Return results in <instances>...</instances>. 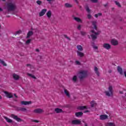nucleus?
Wrapping results in <instances>:
<instances>
[{
  "label": "nucleus",
  "instance_id": "f3484780",
  "mask_svg": "<svg viewBox=\"0 0 126 126\" xmlns=\"http://www.w3.org/2000/svg\"><path fill=\"white\" fill-rule=\"evenodd\" d=\"M77 49L79 52H82L83 51V47L81 45H77Z\"/></svg>",
  "mask_w": 126,
  "mask_h": 126
},
{
  "label": "nucleus",
  "instance_id": "4d7b16f0",
  "mask_svg": "<svg viewBox=\"0 0 126 126\" xmlns=\"http://www.w3.org/2000/svg\"><path fill=\"white\" fill-rule=\"evenodd\" d=\"M0 99H2L1 96L0 95Z\"/></svg>",
  "mask_w": 126,
  "mask_h": 126
},
{
  "label": "nucleus",
  "instance_id": "39448f33",
  "mask_svg": "<svg viewBox=\"0 0 126 126\" xmlns=\"http://www.w3.org/2000/svg\"><path fill=\"white\" fill-rule=\"evenodd\" d=\"M34 113H35L36 114H41V113H43L44 112V111L43 110V109H41V108H37L35 109L33 111Z\"/></svg>",
  "mask_w": 126,
  "mask_h": 126
},
{
  "label": "nucleus",
  "instance_id": "e433bc0d",
  "mask_svg": "<svg viewBox=\"0 0 126 126\" xmlns=\"http://www.w3.org/2000/svg\"><path fill=\"white\" fill-rule=\"evenodd\" d=\"M115 3H116V5L118 6L119 7H121V4H120V3L119 2L116 1Z\"/></svg>",
  "mask_w": 126,
  "mask_h": 126
},
{
  "label": "nucleus",
  "instance_id": "5701e85b",
  "mask_svg": "<svg viewBox=\"0 0 126 126\" xmlns=\"http://www.w3.org/2000/svg\"><path fill=\"white\" fill-rule=\"evenodd\" d=\"M4 119H5L7 123H12V120L6 117H4Z\"/></svg>",
  "mask_w": 126,
  "mask_h": 126
},
{
  "label": "nucleus",
  "instance_id": "37998d69",
  "mask_svg": "<svg viewBox=\"0 0 126 126\" xmlns=\"http://www.w3.org/2000/svg\"><path fill=\"white\" fill-rule=\"evenodd\" d=\"M37 4H41V3H42V1H40V0H38V1H37Z\"/></svg>",
  "mask_w": 126,
  "mask_h": 126
},
{
  "label": "nucleus",
  "instance_id": "9d476101",
  "mask_svg": "<svg viewBox=\"0 0 126 126\" xmlns=\"http://www.w3.org/2000/svg\"><path fill=\"white\" fill-rule=\"evenodd\" d=\"M4 93L5 94L7 98H12L13 95L11 93H8L7 92H4Z\"/></svg>",
  "mask_w": 126,
  "mask_h": 126
},
{
  "label": "nucleus",
  "instance_id": "b1692460",
  "mask_svg": "<svg viewBox=\"0 0 126 126\" xmlns=\"http://www.w3.org/2000/svg\"><path fill=\"white\" fill-rule=\"evenodd\" d=\"M82 115H83V113L81 112H77L75 113V115L76 117H81Z\"/></svg>",
  "mask_w": 126,
  "mask_h": 126
},
{
  "label": "nucleus",
  "instance_id": "4c0bfd02",
  "mask_svg": "<svg viewBox=\"0 0 126 126\" xmlns=\"http://www.w3.org/2000/svg\"><path fill=\"white\" fill-rule=\"evenodd\" d=\"M48 1L49 3H52L54 1V0H46Z\"/></svg>",
  "mask_w": 126,
  "mask_h": 126
},
{
  "label": "nucleus",
  "instance_id": "20e7f679",
  "mask_svg": "<svg viewBox=\"0 0 126 126\" xmlns=\"http://www.w3.org/2000/svg\"><path fill=\"white\" fill-rule=\"evenodd\" d=\"M109 91L105 92L106 96H112L113 95V87L110 86L108 88Z\"/></svg>",
  "mask_w": 126,
  "mask_h": 126
},
{
  "label": "nucleus",
  "instance_id": "a19ab883",
  "mask_svg": "<svg viewBox=\"0 0 126 126\" xmlns=\"http://www.w3.org/2000/svg\"><path fill=\"white\" fill-rule=\"evenodd\" d=\"M20 33H21V31L20 30V31H17L16 32V35H17L18 34H20Z\"/></svg>",
  "mask_w": 126,
  "mask_h": 126
},
{
  "label": "nucleus",
  "instance_id": "bf43d9fd",
  "mask_svg": "<svg viewBox=\"0 0 126 126\" xmlns=\"http://www.w3.org/2000/svg\"><path fill=\"white\" fill-rule=\"evenodd\" d=\"M3 0V1H5V0Z\"/></svg>",
  "mask_w": 126,
  "mask_h": 126
},
{
  "label": "nucleus",
  "instance_id": "49530a36",
  "mask_svg": "<svg viewBox=\"0 0 126 126\" xmlns=\"http://www.w3.org/2000/svg\"><path fill=\"white\" fill-rule=\"evenodd\" d=\"M80 28H81V25L78 26V29H79V30H80Z\"/></svg>",
  "mask_w": 126,
  "mask_h": 126
},
{
  "label": "nucleus",
  "instance_id": "a878e982",
  "mask_svg": "<svg viewBox=\"0 0 126 126\" xmlns=\"http://www.w3.org/2000/svg\"><path fill=\"white\" fill-rule=\"evenodd\" d=\"M74 20L76 21H77V22H80V23H81V22H82V20L81 19H80V18H79L75 17Z\"/></svg>",
  "mask_w": 126,
  "mask_h": 126
},
{
  "label": "nucleus",
  "instance_id": "09e8293b",
  "mask_svg": "<svg viewBox=\"0 0 126 126\" xmlns=\"http://www.w3.org/2000/svg\"><path fill=\"white\" fill-rule=\"evenodd\" d=\"M81 33H82V35H85L86 34L85 32H82Z\"/></svg>",
  "mask_w": 126,
  "mask_h": 126
},
{
  "label": "nucleus",
  "instance_id": "603ef678",
  "mask_svg": "<svg viewBox=\"0 0 126 126\" xmlns=\"http://www.w3.org/2000/svg\"><path fill=\"white\" fill-rule=\"evenodd\" d=\"M14 96L16 98H17V96H16V94H14Z\"/></svg>",
  "mask_w": 126,
  "mask_h": 126
},
{
  "label": "nucleus",
  "instance_id": "f257e3e1",
  "mask_svg": "<svg viewBox=\"0 0 126 126\" xmlns=\"http://www.w3.org/2000/svg\"><path fill=\"white\" fill-rule=\"evenodd\" d=\"M96 24L97 22H96V21L93 22V26L94 27L93 28L94 30H92L90 32L91 37L92 40H95L96 39L97 35H99V34L101 33V32L98 31L97 30V26L96 25Z\"/></svg>",
  "mask_w": 126,
  "mask_h": 126
},
{
  "label": "nucleus",
  "instance_id": "bb28decb",
  "mask_svg": "<svg viewBox=\"0 0 126 126\" xmlns=\"http://www.w3.org/2000/svg\"><path fill=\"white\" fill-rule=\"evenodd\" d=\"M55 112H56V113H62V112H63V110L60 108H56L55 109Z\"/></svg>",
  "mask_w": 126,
  "mask_h": 126
},
{
  "label": "nucleus",
  "instance_id": "f704fd0d",
  "mask_svg": "<svg viewBox=\"0 0 126 126\" xmlns=\"http://www.w3.org/2000/svg\"><path fill=\"white\" fill-rule=\"evenodd\" d=\"M101 15H102V13H99L98 14H96L94 15L95 17H98V16H101Z\"/></svg>",
  "mask_w": 126,
  "mask_h": 126
},
{
  "label": "nucleus",
  "instance_id": "c03bdc74",
  "mask_svg": "<svg viewBox=\"0 0 126 126\" xmlns=\"http://www.w3.org/2000/svg\"><path fill=\"white\" fill-rule=\"evenodd\" d=\"M92 16H91L90 14H88V18H89V19H90L91 18Z\"/></svg>",
  "mask_w": 126,
  "mask_h": 126
},
{
  "label": "nucleus",
  "instance_id": "79ce46f5",
  "mask_svg": "<svg viewBox=\"0 0 126 126\" xmlns=\"http://www.w3.org/2000/svg\"><path fill=\"white\" fill-rule=\"evenodd\" d=\"M86 9L88 12H90V10L89 9V8L88 7H87L86 8Z\"/></svg>",
  "mask_w": 126,
  "mask_h": 126
},
{
  "label": "nucleus",
  "instance_id": "4468645a",
  "mask_svg": "<svg viewBox=\"0 0 126 126\" xmlns=\"http://www.w3.org/2000/svg\"><path fill=\"white\" fill-rule=\"evenodd\" d=\"M111 44H112L114 46H116L119 44V42L117 40L113 39L111 40Z\"/></svg>",
  "mask_w": 126,
  "mask_h": 126
},
{
  "label": "nucleus",
  "instance_id": "ea45409f",
  "mask_svg": "<svg viewBox=\"0 0 126 126\" xmlns=\"http://www.w3.org/2000/svg\"><path fill=\"white\" fill-rule=\"evenodd\" d=\"M75 63H76V64H77L78 65H80V62H79V61H76L75 62Z\"/></svg>",
  "mask_w": 126,
  "mask_h": 126
},
{
  "label": "nucleus",
  "instance_id": "a211bd4d",
  "mask_svg": "<svg viewBox=\"0 0 126 126\" xmlns=\"http://www.w3.org/2000/svg\"><path fill=\"white\" fill-rule=\"evenodd\" d=\"M117 70L119 73H120L121 75L124 74V72H123V69L121 68L120 66L117 67Z\"/></svg>",
  "mask_w": 126,
  "mask_h": 126
},
{
  "label": "nucleus",
  "instance_id": "7ed1b4c3",
  "mask_svg": "<svg viewBox=\"0 0 126 126\" xmlns=\"http://www.w3.org/2000/svg\"><path fill=\"white\" fill-rule=\"evenodd\" d=\"M7 7V9L9 11L10 10H14L15 8H16V6L15 5V3L13 2H9L6 4Z\"/></svg>",
  "mask_w": 126,
  "mask_h": 126
},
{
  "label": "nucleus",
  "instance_id": "393cba45",
  "mask_svg": "<svg viewBox=\"0 0 126 126\" xmlns=\"http://www.w3.org/2000/svg\"><path fill=\"white\" fill-rule=\"evenodd\" d=\"M79 110H85V109H88L87 106H79L78 108Z\"/></svg>",
  "mask_w": 126,
  "mask_h": 126
},
{
  "label": "nucleus",
  "instance_id": "72a5a7b5",
  "mask_svg": "<svg viewBox=\"0 0 126 126\" xmlns=\"http://www.w3.org/2000/svg\"><path fill=\"white\" fill-rule=\"evenodd\" d=\"M65 6H66V7H71V5L68 3H65Z\"/></svg>",
  "mask_w": 126,
  "mask_h": 126
},
{
  "label": "nucleus",
  "instance_id": "5fc2aeb1",
  "mask_svg": "<svg viewBox=\"0 0 126 126\" xmlns=\"http://www.w3.org/2000/svg\"><path fill=\"white\" fill-rule=\"evenodd\" d=\"M123 92H120V94H123Z\"/></svg>",
  "mask_w": 126,
  "mask_h": 126
},
{
  "label": "nucleus",
  "instance_id": "f8f14e48",
  "mask_svg": "<svg viewBox=\"0 0 126 126\" xmlns=\"http://www.w3.org/2000/svg\"><path fill=\"white\" fill-rule=\"evenodd\" d=\"M77 56H78V57H80V58H82L84 56V53L80 51H77Z\"/></svg>",
  "mask_w": 126,
  "mask_h": 126
},
{
  "label": "nucleus",
  "instance_id": "423d86ee",
  "mask_svg": "<svg viewBox=\"0 0 126 126\" xmlns=\"http://www.w3.org/2000/svg\"><path fill=\"white\" fill-rule=\"evenodd\" d=\"M81 123V121L78 120H74L72 121V125H80Z\"/></svg>",
  "mask_w": 126,
  "mask_h": 126
},
{
  "label": "nucleus",
  "instance_id": "2eb2a0df",
  "mask_svg": "<svg viewBox=\"0 0 126 126\" xmlns=\"http://www.w3.org/2000/svg\"><path fill=\"white\" fill-rule=\"evenodd\" d=\"M46 16H47L48 18H51V17H52V11H48L46 13Z\"/></svg>",
  "mask_w": 126,
  "mask_h": 126
},
{
  "label": "nucleus",
  "instance_id": "f03ea898",
  "mask_svg": "<svg viewBox=\"0 0 126 126\" xmlns=\"http://www.w3.org/2000/svg\"><path fill=\"white\" fill-rule=\"evenodd\" d=\"M78 75L80 79H83V78H85L87 76V71L81 70L78 73Z\"/></svg>",
  "mask_w": 126,
  "mask_h": 126
},
{
  "label": "nucleus",
  "instance_id": "6ab92c4d",
  "mask_svg": "<svg viewBox=\"0 0 126 126\" xmlns=\"http://www.w3.org/2000/svg\"><path fill=\"white\" fill-rule=\"evenodd\" d=\"M32 35H33V32L29 31L28 32L27 38H30V37H31V36H32Z\"/></svg>",
  "mask_w": 126,
  "mask_h": 126
},
{
  "label": "nucleus",
  "instance_id": "473e14b6",
  "mask_svg": "<svg viewBox=\"0 0 126 126\" xmlns=\"http://www.w3.org/2000/svg\"><path fill=\"white\" fill-rule=\"evenodd\" d=\"M31 42V39H29L26 41V45H28L29 44H30Z\"/></svg>",
  "mask_w": 126,
  "mask_h": 126
},
{
  "label": "nucleus",
  "instance_id": "de8ad7c7",
  "mask_svg": "<svg viewBox=\"0 0 126 126\" xmlns=\"http://www.w3.org/2000/svg\"><path fill=\"white\" fill-rule=\"evenodd\" d=\"M32 122H34V123H39V121H38L37 120H33V121H32Z\"/></svg>",
  "mask_w": 126,
  "mask_h": 126
},
{
  "label": "nucleus",
  "instance_id": "aec40b11",
  "mask_svg": "<svg viewBox=\"0 0 126 126\" xmlns=\"http://www.w3.org/2000/svg\"><path fill=\"white\" fill-rule=\"evenodd\" d=\"M64 93H65L66 96H67V97H70V94H69V92H68V91H67V90L66 89H64Z\"/></svg>",
  "mask_w": 126,
  "mask_h": 126
},
{
  "label": "nucleus",
  "instance_id": "6e6d98bb",
  "mask_svg": "<svg viewBox=\"0 0 126 126\" xmlns=\"http://www.w3.org/2000/svg\"><path fill=\"white\" fill-rule=\"evenodd\" d=\"M36 52H39V49H36Z\"/></svg>",
  "mask_w": 126,
  "mask_h": 126
},
{
  "label": "nucleus",
  "instance_id": "c9c22d12",
  "mask_svg": "<svg viewBox=\"0 0 126 126\" xmlns=\"http://www.w3.org/2000/svg\"><path fill=\"white\" fill-rule=\"evenodd\" d=\"M27 66H28L29 67H30L31 68V69H32L33 68V66H32L31 64H27Z\"/></svg>",
  "mask_w": 126,
  "mask_h": 126
},
{
  "label": "nucleus",
  "instance_id": "c756f323",
  "mask_svg": "<svg viewBox=\"0 0 126 126\" xmlns=\"http://www.w3.org/2000/svg\"><path fill=\"white\" fill-rule=\"evenodd\" d=\"M107 126H115V124L113 123H108L106 124Z\"/></svg>",
  "mask_w": 126,
  "mask_h": 126
},
{
  "label": "nucleus",
  "instance_id": "13d9d810",
  "mask_svg": "<svg viewBox=\"0 0 126 126\" xmlns=\"http://www.w3.org/2000/svg\"><path fill=\"white\" fill-rule=\"evenodd\" d=\"M85 126H87V124H85Z\"/></svg>",
  "mask_w": 126,
  "mask_h": 126
},
{
  "label": "nucleus",
  "instance_id": "1a4fd4ad",
  "mask_svg": "<svg viewBox=\"0 0 126 126\" xmlns=\"http://www.w3.org/2000/svg\"><path fill=\"white\" fill-rule=\"evenodd\" d=\"M11 117L13 118V119H14V120H16L17 122H21V119H20V118H19L17 116L12 115Z\"/></svg>",
  "mask_w": 126,
  "mask_h": 126
},
{
  "label": "nucleus",
  "instance_id": "2f4dec72",
  "mask_svg": "<svg viewBox=\"0 0 126 126\" xmlns=\"http://www.w3.org/2000/svg\"><path fill=\"white\" fill-rule=\"evenodd\" d=\"M93 48L95 52H98V46L94 45Z\"/></svg>",
  "mask_w": 126,
  "mask_h": 126
},
{
  "label": "nucleus",
  "instance_id": "864d4df0",
  "mask_svg": "<svg viewBox=\"0 0 126 126\" xmlns=\"http://www.w3.org/2000/svg\"><path fill=\"white\" fill-rule=\"evenodd\" d=\"M2 11V9L0 7V11Z\"/></svg>",
  "mask_w": 126,
  "mask_h": 126
},
{
  "label": "nucleus",
  "instance_id": "58836bf2",
  "mask_svg": "<svg viewBox=\"0 0 126 126\" xmlns=\"http://www.w3.org/2000/svg\"><path fill=\"white\" fill-rule=\"evenodd\" d=\"M21 111H22V112H26V108H21Z\"/></svg>",
  "mask_w": 126,
  "mask_h": 126
},
{
  "label": "nucleus",
  "instance_id": "cd10ccee",
  "mask_svg": "<svg viewBox=\"0 0 126 126\" xmlns=\"http://www.w3.org/2000/svg\"><path fill=\"white\" fill-rule=\"evenodd\" d=\"M91 107H95L96 106V102L94 101H93L91 102Z\"/></svg>",
  "mask_w": 126,
  "mask_h": 126
},
{
  "label": "nucleus",
  "instance_id": "a18cd8bd",
  "mask_svg": "<svg viewBox=\"0 0 126 126\" xmlns=\"http://www.w3.org/2000/svg\"><path fill=\"white\" fill-rule=\"evenodd\" d=\"M92 2H97V0H91Z\"/></svg>",
  "mask_w": 126,
  "mask_h": 126
},
{
  "label": "nucleus",
  "instance_id": "dca6fc26",
  "mask_svg": "<svg viewBox=\"0 0 126 126\" xmlns=\"http://www.w3.org/2000/svg\"><path fill=\"white\" fill-rule=\"evenodd\" d=\"M12 76L15 80H18L19 79V76L15 73L13 74Z\"/></svg>",
  "mask_w": 126,
  "mask_h": 126
},
{
  "label": "nucleus",
  "instance_id": "3c124183",
  "mask_svg": "<svg viewBox=\"0 0 126 126\" xmlns=\"http://www.w3.org/2000/svg\"><path fill=\"white\" fill-rule=\"evenodd\" d=\"M88 110H86V111H85L84 113H85V114H86V113H88Z\"/></svg>",
  "mask_w": 126,
  "mask_h": 126
},
{
  "label": "nucleus",
  "instance_id": "0eeeda50",
  "mask_svg": "<svg viewBox=\"0 0 126 126\" xmlns=\"http://www.w3.org/2000/svg\"><path fill=\"white\" fill-rule=\"evenodd\" d=\"M103 47L106 50H110V49H111V45L108 43H104L103 45Z\"/></svg>",
  "mask_w": 126,
  "mask_h": 126
},
{
  "label": "nucleus",
  "instance_id": "7c9ffc66",
  "mask_svg": "<svg viewBox=\"0 0 126 126\" xmlns=\"http://www.w3.org/2000/svg\"><path fill=\"white\" fill-rule=\"evenodd\" d=\"M28 75L29 76H30L31 77H32V78H33V79H36V77H35V76H34L31 74L28 73Z\"/></svg>",
  "mask_w": 126,
  "mask_h": 126
},
{
  "label": "nucleus",
  "instance_id": "c85d7f7f",
  "mask_svg": "<svg viewBox=\"0 0 126 126\" xmlns=\"http://www.w3.org/2000/svg\"><path fill=\"white\" fill-rule=\"evenodd\" d=\"M0 63L1 64H3L4 66H6V63H4L3 61H2L0 59Z\"/></svg>",
  "mask_w": 126,
  "mask_h": 126
},
{
  "label": "nucleus",
  "instance_id": "9b49d317",
  "mask_svg": "<svg viewBox=\"0 0 126 126\" xmlns=\"http://www.w3.org/2000/svg\"><path fill=\"white\" fill-rule=\"evenodd\" d=\"M99 119L100 120H107V119H108V115H100Z\"/></svg>",
  "mask_w": 126,
  "mask_h": 126
},
{
  "label": "nucleus",
  "instance_id": "412c9836",
  "mask_svg": "<svg viewBox=\"0 0 126 126\" xmlns=\"http://www.w3.org/2000/svg\"><path fill=\"white\" fill-rule=\"evenodd\" d=\"M72 81H73V82H76V81H77V76L74 75L72 78Z\"/></svg>",
  "mask_w": 126,
  "mask_h": 126
},
{
  "label": "nucleus",
  "instance_id": "6e6552de",
  "mask_svg": "<svg viewBox=\"0 0 126 126\" xmlns=\"http://www.w3.org/2000/svg\"><path fill=\"white\" fill-rule=\"evenodd\" d=\"M46 12H47V9H43L39 13V16H43Z\"/></svg>",
  "mask_w": 126,
  "mask_h": 126
},
{
  "label": "nucleus",
  "instance_id": "4be33fe9",
  "mask_svg": "<svg viewBox=\"0 0 126 126\" xmlns=\"http://www.w3.org/2000/svg\"><path fill=\"white\" fill-rule=\"evenodd\" d=\"M94 70L96 74H97L98 76H99V75H100V73H99V71L98 70V68H97V67H94Z\"/></svg>",
  "mask_w": 126,
  "mask_h": 126
},
{
  "label": "nucleus",
  "instance_id": "8fccbe9b",
  "mask_svg": "<svg viewBox=\"0 0 126 126\" xmlns=\"http://www.w3.org/2000/svg\"><path fill=\"white\" fill-rule=\"evenodd\" d=\"M124 73L125 77H126V71H124Z\"/></svg>",
  "mask_w": 126,
  "mask_h": 126
},
{
  "label": "nucleus",
  "instance_id": "ddd939ff",
  "mask_svg": "<svg viewBox=\"0 0 126 126\" xmlns=\"http://www.w3.org/2000/svg\"><path fill=\"white\" fill-rule=\"evenodd\" d=\"M21 103L22 105H30V104H32V102L31 101H21Z\"/></svg>",
  "mask_w": 126,
  "mask_h": 126
}]
</instances>
